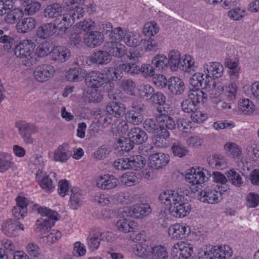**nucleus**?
<instances>
[{
  "label": "nucleus",
  "mask_w": 259,
  "mask_h": 259,
  "mask_svg": "<svg viewBox=\"0 0 259 259\" xmlns=\"http://www.w3.org/2000/svg\"><path fill=\"white\" fill-rule=\"evenodd\" d=\"M35 45L30 39H25L18 44L15 48V55L21 59L23 64L30 67L37 62L34 52Z\"/></svg>",
  "instance_id": "f257e3e1"
},
{
  "label": "nucleus",
  "mask_w": 259,
  "mask_h": 259,
  "mask_svg": "<svg viewBox=\"0 0 259 259\" xmlns=\"http://www.w3.org/2000/svg\"><path fill=\"white\" fill-rule=\"evenodd\" d=\"M143 127L149 133L154 134L155 144L158 147H165V141L169 137V133L164 127L159 125L157 121L152 119H148L143 123Z\"/></svg>",
  "instance_id": "f03ea898"
},
{
  "label": "nucleus",
  "mask_w": 259,
  "mask_h": 259,
  "mask_svg": "<svg viewBox=\"0 0 259 259\" xmlns=\"http://www.w3.org/2000/svg\"><path fill=\"white\" fill-rule=\"evenodd\" d=\"M125 110L124 105L120 103L111 102L106 107L103 114L100 115L99 122L106 126L113 121V118H119L122 116Z\"/></svg>",
  "instance_id": "7ed1b4c3"
},
{
  "label": "nucleus",
  "mask_w": 259,
  "mask_h": 259,
  "mask_svg": "<svg viewBox=\"0 0 259 259\" xmlns=\"http://www.w3.org/2000/svg\"><path fill=\"white\" fill-rule=\"evenodd\" d=\"M38 212L42 216L46 217L47 218L43 219L42 221L37 220L36 231L37 232L45 233L46 231L49 229H51L55 225L56 221L59 220L60 218L57 212L51 210L47 207H39L37 209Z\"/></svg>",
  "instance_id": "20e7f679"
},
{
  "label": "nucleus",
  "mask_w": 259,
  "mask_h": 259,
  "mask_svg": "<svg viewBox=\"0 0 259 259\" xmlns=\"http://www.w3.org/2000/svg\"><path fill=\"white\" fill-rule=\"evenodd\" d=\"M76 10H72L67 14H61L57 17L53 23L55 30L58 29L60 31L65 32L74 23L75 19H79L82 17L81 13H78L79 7H76Z\"/></svg>",
  "instance_id": "39448f33"
},
{
  "label": "nucleus",
  "mask_w": 259,
  "mask_h": 259,
  "mask_svg": "<svg viewBox=\"0 0 259 259\" xmlns=\"http://www.w3.org/2000/svg\"><path fill=\"white\" fill-rule=\"evenodd\" d=\"M203 259H230L233 251L228 245L212 247L209 250L202 251L199 253Z\"/></svg>",
  "instance_id": "423d86ee"
},
{
  "label": "nucleus",
  "mask_w": 259,
  "mask_h": 259,
  "mask_svg": "<svg viewBox=\"0 0 259 259\" xmlns=\"http://www.w3.org/2000/svg\"><path fill=\"white\" fill-rule=\"evenodd\" d=\"M193 246L188 242L180 241L175 244L171 251L172 259H192Z\"/></svg>",
  "instance_id": "0eeeda50"
},
{
  "label": "nucleus",
  "mask_w": 259,
  "mask_h": 259,
  "mask_svg": "<svg viewBox=\"0 0 259 259\" xmlns=\"http://www.w3.org/2000/svg\"><path fill=\"white\" fill-rule=\"evenodd\" d=\"M19 134L27 144H32L33 140L31 135L37 132V127L33 124L25 121H20L16 123Z\"/></svg>",
  "instance_id": "6e6552de"
},
{
  "label": "nucleus",
  "mask_w": 259,
  "mask_h": 259,
  "mask_svg": "<svg viewBox=\"0 0 259 259\" xmlns=\"http://www.w3.org/2000/svg\"><path fill=\"white\" fill-rule=\"evenodd\" d=\"M103 72L92 71L85 77L86 84L90 88L97 89L107 83V79Z\"/></svg>",
  "instance_id": "1a4fd4ad"
},
{
  "label": "nucleus",
  "mask_w": 259,
  "mask_h": 259,
  "mask_svg": "<svg viewBox=\"0 0 259 259\" xmlns=\"http://www.w3.org/2000/svg\"><path fill=\"white\" fill-rule=\"evenodd\" d=\"M55 69L49 64H41L38 66L33 72L35 79L39 82H43L49 80L54 75Z\"/></svg>",
  "instance_id": "9d476101"
},
{
  "label": "nucleus",
  "mask_w": 259,
  "mask_h": 259,
  "mask_svg": "<svg viewBox=\"0 0 259 259\" xmlns=\"http://www.w3.org/2000/svg\"><path fill=\"white\" fill-rule=\"evenodd\" d=\"M159 199L165 205L171 206L184 200V196L178 191L168 190L161 193L159 196Z\"/></svg>",
  "instance_id": "9b49d317"
},
{
  "label": "nucleus",
  "mask_w": 259,
  "mask_h": 259,
  "mask_svg": "<svg viewBox=\"0 0 259 259\" xmlns=\"http://www.w3.org/2000/svg\"><path fill=\"white\" fill-rule=\"evenodd\" d=\"M208 177L206 176L204 171L199 168H192L189 169L185 177L186 181L192 185L198 186L204 183L208 180ZM197 187V186H196Z\"/></svg>",
  "instance_id": "f8f14e48"
},
{
  "label": "nucleus",
  "mask_w": 259,
  "mask_h": 259,
  "mask_svg": "<svg viewBox=\"0 0 259 259\" xmlns=\"http://www.w3.org/2000/svg\"><path fill=\"white\" fill-rule=\"evenodd\" d=\"M151 211V209L147 203L136 204L127 209L128 215L136 219L147 216Z\"/></svg>",
  "instance_id": "ddd939ff"
},
{
  "label": "nucleus",
  "mask_w": 259,
  "mask_h": 259,
  "mask_svg": "<svg viewBox=\"0 0 259 259\" xmlns=\"http://www.w3.org/2000/svg\"><path fill=\"white\" fill-rule=\"evenodd\" d=\"M203 71L208 79L219 78L223 75L224 67L219 62H209L204 65Z\"/></svg>",
  "instance_id": "4468645a"
},
{
  "label": "nucleus",
  "mask_w": 259,
  "mask_h": 259,
  "mask_svg": "<svg viewBox=\"0 0 259 259\" xmlns=\"http://www.w3.org/2000/svg\"><path fill=\"white\" fill-rule=\"evenodd\" d=\"M221 193L215 189L205 188L199 193L200 200L208 204L217 203L222 200Z\"/></svg>",
  "instance_id": "2eb2a0df"
},
{
  "label": "nucleus",
  "mask_w": 259,
  "mask_h": 259,
  "mask_svg": "<svg viewBox=\"0 0 259 259\" xmlns=\"http://www.w3.org/2000/svg\"><path fill=\"white\" fill-rule=\"evenodd\" d=\"M190 233V229L186 224H176L168 229V234L174 239H183Z\"/></svg>",
  "instance_id": "dca6fc26"
},
{
  "label": "nucleus",
  "mask_w": 259,
  "mask_h": 259,
  "mask_svg": "<svg viewBox=\"0 0 259 259\" xmlns=\"http://www.w3.org/2000/svg\"><path fill=\"white\" fill-rule=\"evenodd\" d=\"M55 177L56 174L52 172L50 175L47 176L42 171H38L36 174V178L40 187L46 191H51L55 187L53 181L50 177Z\"/></svg>",
  "instance_id": "f3484780"
},
{
  "label": "nucleus",
  "mask_w": 259,
  "mask_h": 259,
  "mask_svg": "<svg viewBox=\"0 0 259 259\" xmlns=\"http://www.w3.org/2000/svg\"><path fill=\"white\" fill-rule=\"evenodd\" d=\"M149 164L153 169L162 168L169 161L168 156L162 153H157L152 154L149 157Z\"/></svg>",
  "instance_id": "a211bd4d"
},
{
  "label": "nucleus",
  "mask_w": 259,
  "mask_h": 259,
  "mask_svg": "<svg viewBox=\"0 0 259 259\" xmlns=\"http://www.w3.org/2000/svg\"><path fill=\"white\" fill-rule=\"evenodd\" d=\"M118 181L112 175H105L101 176L96 181V186L102 189H113L117 186Z\"/></svg>",
  "instance_id": "6ab92c4d"
},
{
  "label": "nucleus",
  "mask_w": 259,
  "mask_h": 259,
  "mask_svg": "<svg viewBox=\"0 0 259 259\" xmlns=\"http://www.w3.org/2000/svg\"><path fill=\"white\" fill-rule=\"evenodd\" d=\"M132 143L134 144L140 145L146 142L148 136L142 129L135 127L131 128L127 134Z\"/></svg>",
  "instance_id": "aec40b11"
},
{
  "label": "nucleus",
  "mask_w": 259,
  "mask_h": 259,
  "mask_svg": "<svg viewBox=\"0 0 259 259\" xmlns=\"http://www.w3.org/2000/svg\"><path fill=\"white\" fill-rule=\"evenodd\" d=\"M171 215L176 218H182L186 216L191 210V206L184 200L181 201L178 204L172 205L169 207Z\"/></svg>",
  "instance_id": "412c9836"
},
{
  "label": "nucleus",
  "mask_w": 259,
  "mask_h": 259,
  "mask_svg": "<svg viewBox=\"0 0 259 259\" xmlns=\"http://www.w3.org/2000/svg\"><path fill=\"white\" fill-rule=\"evenodd\" d=\"M143 109L142 106L133 107V109L125 114L126 121L133 125H139L141 123L143 120V116L141 112Z\"/></svg>",
  "instance_id": "4be33fe9"
},
{
  "label": "nucleus",
  "mask_w": 259,
  "mask_h": 259,
  "mask_svg": "<svg viewBox=\"0 0 259 259\" xmlns=\"http://www.w3.org/2000/svg\"><path fill=\"white\" fill-rule=\"evenodd\" d=\"M70 55L69 50L65 47L57 46L51 49L52 59L58 62H65L70 58Z\"/></svg>",
  "instance_id": "5701e85b"
},
{
  "label": "nucleus",
  "mask_w": 259,
  "mask_h": 259,
  "mask_svg": "<svg viewBox=\"0 0 259 259\" xmlns=\"http://www.w3.org/2000/svg\"><path fill=\"white\" fill-rule=\"evenodd\" d=\"M167 87L169 92L175 95H181L185 89L184 82L178 77L169 78L168 80Z\"/></svg>",
  "instance_id": "b1692460"
},
{
  "label": "nucleus",
  "mask_w": 259,
  "mask_h": 259,
  "mask_svg": "<svg viewBox=\"0 0 259 259\" xmlns=\"http://www.w3.org/2000/svg\"><path fill=\"white\" fill-rule=\"evenodd\" d=\"M105 48L110 55L117 58H121L126 53L125 47L116 41L107 42Z\"/></svg>",
  "instance_id": "393cba45"
},
{
  "label": "nucleus",
  "mask_w": 259,
  "mask_h": 259,
  "mask_svg": "<svg viewBox=\"0 0 259 259\" xmlns=\"http://www.w3.org/2000/svg\"><path fill=\"white\" fill-rule=\"evenodd\" d=\"M103 41V34L99 31H91L86 33L84 37V42L89 47L95 48L99 46Z\"/></svg>",
  "instance_id": "a878e982"
},
{
  "label": "nucleus",
  "mask_w": 259,
  "mask_h": 259,
  "mask_svg": "<svg viewBox=\"0 0 259 259\" xmlns=\"http://www.w3.org/2000/svg\"><path fill=\"white\" fill-rule=\"evenodd\" d=\"M69 205L73 210L78 209L83 203L81 191L77 187H73L70 191Z\"/></svg>",
  "instance_id": "bb28decb"
},
{
  "label": "nucleus",
  "mask_w": 259,
  "mask_h": 259,
  "mask_svg": "<svg viewBox=\"0 0 259 259\" xmlns=\"http://www.w3.org/2000/svg\"><path fill=\"white\" fill-rule=\"evenodd\" d=\"M209 82L206 75L199 72L194 73L190 79V83L196 90L206 88Z\"/></svg>",
  "instance_id": "cd10ccee"
},
{
  "label": "nucleus",
  "mask_w": 259,
  "mask_h": 259,
  "mask_svg": "<svg viewBox=\"0 0 259 259\" xmlns=\"http://www.w3.org/2000/svg\"><path fill=\"white\" fill-rule=\"evenodd\" d=\"M36 22L32 17H27L20 20L17 24V29L19 33H26L33 29Z\"/></svg>",
  "instance_id": "c85d7f7f"
},
{
  "label": "nucleus",
  "mask_w": 259,
  "mask_h": 259,
  "mask_svg": "<svg viewBox=\"0 0 259 259\" xmlns=\"http://www.w3.org/2000/svg\"><path fill=\"white\" fill-rule=\"evenodd\" d=\"M152 246L146 241L137 243L133 248V252L135 255L145 258L148 256L151 251Z\"/></svg>",
  "instance_id": "c756f323"
},
{
  "label": "nucleus",
  "mask_w": 259,
  "mask_h": 259,
  "mask_svg": "<svg viewBox=\"0 0 259 259\" xmlns=\"http://www.w3.org/2000/svg\"><path fill=\"white\" fill-rule=\"evenodd\" d=\"M56 32L53 23H47L39 26L36 30V36L40 39H46Z\"/></svg>",
  "instance_id": "7c9ffc66"
},
{
  "label": "nucleus",
  "mask_w": 259,
  "mask_h": 259,
  "mask_svg": "<svg viewBox=\"0 0 259 259\" xmlns=\"http://www.w3.org/2000/svg\"><path fill=\"white\" fill-rule=\"evenodd\" d=\"M101 235V232L98 229L90 230L88 237V244L91 251H94L99 248L101 241L100 237Z\"/></svg>",
  "instance_id": "2f4dec72"
},
{
  "label": "nucleus",
  "mask_w": 259,
  "mask_h": 259,
  "mask_svg": "<svg viewBox=\"0 0 259 259\" xmlns=\"http://www.w3.org/2000/svg\"><path fill=\"white\" fill-rule=\"evenodd\" d=\"M111 59L110 54L107 51H98L93 53L90 57V61L97 64H106Z\"/></svg>",
  "instance_id": "473e14b6"
},
{
  "label": "nucleus",
  "mask_w": 259,
  "mask_h": 259,
  "mask_svg": "<svg viewBox=\"0 0 259 259\" xmlns=\"http://www.w3.org/2000/svg\"><path fill=\"white\" fill-rule=\"evenodd\" d=\"M62 9L63 8L59 3H52L48 5L44 10V16L48 18H56L61 14Z\"/></svg>",
  "instance_id": "72a5a7b5"
},
{
  "label": "nucleus",
  "mask_w": 259,
  "mask_h": 259,
  "mask_svg": "<svg viewBox=\"0 0 259 259\" xmlns=\"http://www.w3.org/2000/svg\"><path fill=\"white\" fill-rule=\"evenodd\" d=\"M163 42V39L159 36L143 39V45L147 51L155 52L159 50Z\"/></svg>",
  "instance_id": "f704fd0d"
},
{
  "label": "nucleus",
  "mask_w": 259,
  "mask_h": 259,
  "mask_svg": "<svg viewBox=\"0 0 259 259\" xmlns=\"http://www.w3.org/2000/svg\"><path fill=\"white\" fill-rule=\"evenodd\" d=\"M18 222L12 219H9L3 223L2 231L8 236L14 237L18 234Z\"/></svg>",
  "instance_id": "c9c22d12"
},
{
  "label": "nucleus",
  "mask_w": 259,
  "mask_h": 259,
  "mask_svg": "<svg viewBox=\"0 0 259 259\" xmlns=\"http://www.w3.org/2000/svg\"><path fill=\"white\" fill-rule=\"evenodd\" d=\"M224 148L227 154L234 159H240L242 154L241 147L235 143L227 142L224 146Z\"/></svg>",
  "instance_id": "e433bc0d"
},
{
  "label": "nucleus",
  "mask_w": 259,
  "mask_h": 259,
  "mask_svg": "<svg viewBox=\"0 0 259 259\" xmlns=\"http://www.w3.org/2000/svg\"><path fill=\"white\" fill-rule=\"evenodd\" d=\"M116 226L120 231L128 233L134 231L137 227V224L134 221L122 219L119 220L116 222Z\"/></svg>",
  "instance_id": "4c0bfd02"
},
{
  "label": "nucleus",
  "mask_w": 259,
  "mask_h": 259,
  "mask_svg": "<svg viewBox=\"0 0 259 259\" xmlns=\"http://www.w3.org/2000/svg\"><path fill=\"white\" fill-rule=\"evenodd\" d=\"M84 72L79 67L70 68L66 73V78L69 81H79L83 78Z\"/></svg>",
  "instance_id": "58836bf2"
},
{
  "label": "nucleus",
  "mask_w": 259,
  "mask_h": 259,
  "mask_svg": "<svg viewBox=\"0 0 259 259\" xmlns=\"http://www.w3.org/2000/svg\"><path fill=\"white\" fill-rule=\"evenodd\" d=\"M188 97L192 100L195 106L197 104H203L207 100V95L199 89L190 90Z\"/></svg>",
  "instance_id": "ea45409f"
},
{
  "label": "nucleus",
  "mask_w": 259,
  "mask_h": 259,
  "mask_svg": "<svg viewBox=\"0 0 259 259\" xmlns=\"http://www.w3.org/2000/svg\"><path fill=\"white\" fill-rule=\"evenodd\" d=\"M103 72L105 75L107 79V82L111 80H116L122 77L121 70L120 68L106 67L103 70Z\"/></svg>",
  "instance_id": "a19ab883"
},
{
  "label": "nucleus",
  "mask_w": 259,
  "mask_h": 259,
  "mask_svg": "<svg viewBox=\"0 0 259 259\" xmlns=\"http://www.w3.org/2000/svg\"><path fill=\"white\" fill-rule=\"evenodd\" d=\"M168 66L171 70L176 71L180 67L181 55L179 51L172 50L168 54Z\"/></svg>",
  "instance_id": "79ce46f5"
},
{
  "label": "nucleus",
  "mask_w": 259,
  "mask_h": 259,
  "mask_svg": "<svg viewBox=\"0 0 259 259\" xmlns=\"http://www.w3.org/2000/svg\"><path fill=\"white\" fill-rule=\"evenodd\" d=\"M5 15V21L7 23L14 24L23 17V12L21 9L14 8Z\"/></svg>",
  "instance_id": "37998d69"
},
{
  "label": "nucleus",
  "mask_w": 259,
  "mask_h": 259,
  "mask_svg": "<svg viewBox=\"0 0 259 259\" xmlns=\"http://www.w3.org/2000/svg\"><path fill=\"white\" fill-rule=\"evenodd\" d=\"M238 110L243 114H250L255 110V106L249 99H244L238 102Z\"/></svg>",
  "instance_id": "c03bdc74"
},
{
  "label": "nucleus",
  "mask_w": 259,
  "mask_h": 259,
  "mask_svg": "<svg viewBox=\"0 0 259 259\" xmlns=\"http://www.w3.org/2000/svg\"><path fill=\"white\" fill-rule=\"evenodd\" d=\"M152 64L158 71H161L168 66V61L164 55L158 54L153 58Z\"/></svg>",
  "instance_id": "a18cd8bd"
},
{
  "label": "nucleus",
  "mask_w": 259,
  "mask_h": 259,
  "mask_svg": "<svg viewBox=\"0 0 259 259\" xmlns=\"http://www.w3.org/2000/svg\"><path fill=\"white\" fill-rule=\"evenodd\" d=\"M143 39L140 35L137 33L127 32L124 38V42L131 47H135L142 43Z\"/></svg>",
  "instance_id": "49530a36"
},
{
  "label": "nucleus",
  "mask_w": 259,
  "mask_h": 259,
  "mask_svg": "<svg viewBox=\"0 0 259 259\" xmlns=\"http://www.w3.org/2000/svg\"><path fill=\"white\" fill-rule=\"evenodd\" d=\"M70 156L69 151L64 146H59L55 150L54 154V159L55 161L64 162Z\"/></svg>",
  "instance_id": "de8ad7c7"
},
{
  "label": "nucleus",
  "mask_w": 259,
  "mask_h": 259,
  "mask_svg": "<svg viewBox=\"0 0 259 259\" xmlns=\"http://www.w3.org/2000/svg\"><path fill=\"white\" fill-rule=\"evenodd\" d=\"M208 163L212 167L219 169L226 166V161L222 155L213 154L209 157Z\"/></svg>",
  "instance_id": "09e8293b"
},
{
  "label": "nucleus",
  "mask_w": 259,
  "mask_h": 259,
  "mask_svg": "<svg viewBox=\"0 0 259 259\" xmlns=\"http://www.w3.org/2000/svg\"><path fill=\"white\" fill-rule=\"evenodd\" d=\"M217 88L222 91H225V94L229 101H234L237 98V86L235 83H230L225 89L223 86H218Z\"/></svg>",
  "instance_id": "8fccbe9b"
},
{
  "label": "nucleus",
  "mask_w": 259,
  "mask_h": 259,
  "mask_svg": "<svg viewBox=\"0 0 259 259\" xmlns=\"http://www.w3.org/2000/svg\"><path fill=\"white\" fill-rule=\"evenodd\" d=\"M116 149L118 151L121 152L122 154L128 152L134 147V144L130 138H121L117 141Z\"/></svg>",
  "instance_id": "3c124183"
},
{
  "label": "nucleus",
  "mask_w": 259,
  "mask_h": 259,
  "mask_svg": "<svg viewBox=\"0 0 259 259\" xmlns=\"http://www.w3.org/2000/svg\"><path fill=\"white\" fill-rule=\"evenodd\" d=\"M139 91L141 96L145 100L150 101L155 93L154 88L148 84L140 86Z\"/></svg>",
  "instance_id": "603ef678"
},
{
  "label": "nucleus",
  "mask_w": 259,
  "mask_h": 259,
  "mask_svg": "<svg viewBox=\"0 0 259 259\" xmlns=\"http://www.w3.org/2000/svg\"><path fill=\"white\" fill-rule=\"evenodd\" d=\"M152 259H167L168 253L166 248L161 245L152 247L151 253Z\"/></svg>",
  "instance_id": "864d4df0"
},
{
  "label": "nucleus",
  "mask_w": 259,
  "mask_h": 259,
  "mask_svg": "<svg viewBox=\"0 0 259 259\" xmlns=\"http://www.w3.org/2000/svg\"><path fill=\"white\" fill-rule=\"evenodd\" d=\"M179 68L187 72L194 71V61L190 56H186L183 60H181Z\"/></svg>",
  "instance_id": "5fc2aeb1"
},
{
  "label": "nucleus",
  "mask_w": 259,
  "mask_h": 259,
  "mask_svg": "<svg viewBox=\"0 0 259 259\" xmlns=\"http://www.w3.org/2000/svg\"><path fill=\"white\" fill-rule=\"evenodd\" d=\"M130 169L137 170L145 165L144 158L138 155H135L128 157Z\"/></svg>",
  "instance_id": "6e6d98bb"
},
{
  "label": "nucleus",
  "mask_w": 259,
  "mask_h": 259,
  "mask_svg": "<svg viewBox=\"0 0 259 259\" xmlns=\"http://www.w3.org/2000/svg\"><path fill=\"white\" fill-rule=\"evenodd\" d=\"M159 31V27L156 23L150 21L146 23L143 28V33L147 37L155 35Z\"/></svg>",
  "instance_id": "4d7b16f0"
},
{
  "label": "nucleus",
  "mask_w": 259,
  "mask_h": 259,
  "mask_svg": "<svg viewBox=\"0 0 259 259\" xmlns=\"http://www.w3.org/2000/svg\"><path fill=\"white\" fill-rule=\"evenodd\" d=\"M228 181L232 183V185L236 187H240L243 181L241 176L233 169H231L226 173Z\"/></svg>",
  "instance_id": "13d9d810"
},
{
  "label": "nucleus",
  "mask_w": 259,
  "mask_h": 259,
  "mask_svg": "<svg viewBox=\"0 0 259 259\" xmlns=\"http://www.w3.org/2000/svg\"><path fill=\"white\" fill-rule=\"evenodd\" d=\"M25 3V11L29 15L35 14L41 9V5L38 2L33 0H27Z\"/></svg>",
  "instance_id": "bf43d9fd"
},
{
  "label": "nucleus",
  "mask_w": 259,
  "mask_h": 259,
  "mask_svg": "<svg viewBox=\"0 0 259 259\" xmlns=\"http://www.w3.org/2000/svg\"><path fill=\"white\" fill-rule=\"evenodd\" d=\"M13 162L10 155L7 153H0V172H4L9 169Z\"/></svg>",
  "instance_id": "052dcab7"
},
{
  "label": "nucleus",
  "mask_w": 259,
  "mask_h": 259,
  "mask_svg": "<svg viewBox=\"0 0 259 259\" xmlns=\"http://www.w3.org/2000/svg\"><path fill=\"white\" fill-rule=\"evenodd\" d=\"M171 149L174 155L180 158L187 155L189 153L188 150L180 143H175Z\"/></svg>",
  "instance_id": "680f3d73"
},
{
  "label": "nucleus",
  "mask_w": 259,
  "mask_h": 259,
  "mask_svg": "<svg viewBox=\"0 0 259 259\" xmlns=\"http://www.w3.org/2000/svg\"><path fill=\"white\" fill-rule=\"evenodd\" d=\"M119 68L121 71L132 75L137 74L141 71L140 67L135 63H123L119 65Z\"/></svg>",
  "instance_id": "e2e57ef3"
},
{
  "label": "nucleus",
  "mask_w": 259,
  "mask_h": 259,
  "mask_svg": "<svg viewBox=\"0 0 259 259\" xmlns=\"http://www.w3.org/2000/svg\"><path fill=\"white\" fill-rule=\"evenodd\" d=\"M26 250L29 255L34 258L38 259L42 255L40 248L34 243H29L26 247Z\"/></svg>",
  "instance_id": "0e129e2a"
},
{
  "label": "nucleus",
  "mask_w": 259,
  "mask_h": 259,
  "mask_svg": "<svg viewBox=\"0 0 259 259\" xmlns=\"http://www.w3.org/2000/svg\"><path fill=\"white\" fill-rule=\"evenodd\" d=\"M87 97L90 102L98 103L101 102L103 99L102 96L97 89H89L87 91Z\"/></svg>",
  "instance_id": "69168bd1"
},
{
  "label": "nucleus",
  "mask_w": 259,
  "mask_h": 259,
  "mask_svg": "<svg viewBox=\"0 0 259 259\" xmlns=\"http://www.w3.org/2000/svg\"><path fill=\"white\" fill-rule=\"evenodd\" d=\"M50 49V44L48 42H42L37 47L35 52V55L37 54L40 57H45L49 54H51V50Z\"/></svg>",
  "instance_id": "338daca9"
},
{
  "label": "nucleus",
  "mask_w": 259,
  "mask_h": 259,
  "mask_svg": "<svg viewBox=\"0 0 259 259\" xmlns=\"http://www.w3.org/2000/svg\"><path fill=\"white\" fill-rule=\"evenodd\" d=\"M126 34V33L122 28L120 27H116L110 32L109 38L118 41L124 40Z\"/></svg>",
  "instance_id": "774afa93"
}]
</instances>
